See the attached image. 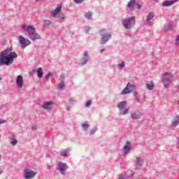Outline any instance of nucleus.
I'll use <instances>...</instances> for the list:
<instances>
[{
	"mask_svg": "<svg viewBox=\"0 0 179 179\" xmlns=\"http://www.w3.org/2000/svg\"><path fill=\"white\" fill-rule=\"evenodd\" d=\"M32 131H37V125H34L31 127Z\"/></svg>",
	"mask_w": 179,
	"mask_h": 179,
	"instance_id": "obj_42",
	"label": "nucleus"
},
{
	"mask_svg": "<svg viewBox=\"0 0 179 179\" xmlns=\"http://www.w3.org/2000/svg\"><path fill=\"white\" fill-rule=\"evenodd\" d=\"M136 8L138 10L142 9V5L141 4H136Z\"/></svg>",
	"mask_w": 179,
	"mask_h": 179,
	"instance_id": "obj_41",
	"label": "nucleus"
},
{
	"mask_svg": "<svg viewBox=\"0 0 179 179\" xmlns=\"http://www.w3.org/2000/svg\"><path fill=\"white\" fill-rule=\"evenodd\" d=\"M85 0H74V2L76 3H82V2H84Z\"/></svg>",
	"mask_w": 179,
	"mask_h": 179,
	"instance_id": "obj_39",
	"label": "nucleus"
},
{
	"mask_svg": "<svg viewBox=\"0 0 179 179\" xmlns=\"http://www.w3.org/2000/svg\"><path fill=\"white\" fill-rule=\"evenodd\" d=\"M54 76V74L52 73H48L47 75L45 76V79L46 81H48L50 78H52Z\"/></svg>",
	"mask_w": 179,
	"mask_h": 179,
	"instance_id": "obj_30",
	"label": "nucleus"
},
{
	"mask_svg": "<svg viewBox=\"0 0 179 179\" xmlns=\"http://www.w3.org/2000/svg\"><path fill=\"white\" fill-rule=\"evenodd\" d=\"M47 169H48V170H50V169H51V166L48 165V166H47Z\"/></svg>",
	"mask_w": 179,
	"mask_h": 179,
	"instance_id": "obj_46",
	"label": "nucleus"
},
{
	"mask_svg": "<svg viewBox=\"0 0 179 179\" xmlns=\"http://www.w3.org/2000/svg\"><path fill=\"white\" fill-rule=\"evenodd\" d=\"M70 108H67V110L69 111Z\"/></svg>",
	"mask_w": 179,
	"mask_h": 179,
	"instance_id": "obj_47",
	"label": "nucleus"
},
{
	"mask_svg": "<svg viewBox=\"0 0 179 179\" xmlns=\"http://www.w3.org/2000/svg\"><path fill=\"white\" fill-rule=\"evenodd\" d=\"M131 118H132V120H141V118H142V113L139 111L131 113Z\"/></svg>",
	"mask_w": 179,
	"mask_h": 179,
	"instance_id": "obj_17",
	"label": "nucleus"
},
{
	"mask_svg": "<svg viewBox=\"0 0 179 179\" xmlns=\"http://www.w3.org/2000/svg\"><path fill=\"white\" fill-rule=\"evenodd\" d=\"M14 58H17V54L12 52V48L6 49L0 55V65H12Z\"/></svg>",
	"mask_w": 179,
	"mask_h": 179,
	"instance_id": "obj_1",
	"label": "nucleus"
},
{
	"mask_svg": "<svg viewBox=\"0 0 179 179\" xmlns=\"http://www.w3.org/2000/svg\"><path fill=\"white\" fill-rule=\"evenodd\" d=\"M92 16H93V14L90 12L86 13L85 14V17H86V19H87L88 20H92Z\"/></svg>",
	"mask_w": 179,
	"mask_h": 179,
	"instance_id": "obj_29",
	"label": "nucleus"
},
{
	"mask_svg": "<svg viewBox=\"0 0 179 179\" xmlns=\"http://www.w3.org/2000/svg\"><path fill=\"white\" fill-rule=\"evenodd\" d=\"M62 9V6L61 5L57 6V7L54 10L50 12V15L52 17H57V15H59Z\"/></svg>",
	"mask_w": 179,
	"mask_h": 179,
	"instance_id": "obj_12",
	"label": "nucleus"
},
{
	"mask_svg": "<svg viewBox=\"0 0 179 179\" xmlns=\"http://www.w3.org/2000/svg\"><path fill=\"white\" fill-rule=\"evenodd\" d=\"M60 80L61 82H65V76L64 75L60 76Z\"/></svg>",
	"mask_w": 179,
	"mask_h": 179,
	"instance_id": "obj_40",
	"label": "nucleus"
},
{
	"mask_svg": "<svg viewBox=\"0 0 179 179\" xmlns=\"http://www.w3.org/2000/svg\"><path fill=\"white\" fill-rule=\"evenodd\" d=\"M52 104H54L52 101H46L43 104L42 108H43L44 110H48L50 107L52 106Z\"/></svg>",
	"mask_w": 179,
	"mask_h": 179,
	"instance_id": "obj_21",
	"label": "nucleus"
},
{
	"mask_svg": "<svg viewBox=\"0 0 179 179\" xmlns=\"http://www.w3.org/2000/svg\"><path fill=\"white\" fill-rule=\"evenodd\" d=\"M155 17V13H150L146 19V22L149 23Z\"/></svg>",
	"mask_w": 179,
	"mask_h": 179,
	"instance_id": "obj_23",
	"label": "nucleus"
},
{
	"mask_svg": "<svg viewBox=\"0 0 179 179\" xmlns=\"http://www.w3.org/2000/svg\"><path fill=\"white\" fill-rule=\"evenodd\" d=\"M178 104H179V101H178Z\"/></svg>",
	"mask_w": 179,
	"mask_h": 179,
	"instance_id": "obj_50",
	"label": "nucleus"
},
{
	"mask_svg": "<svg viewBox=\"0 0 179 179\" xmlns=\"http://www.w3.org/2000/svg\"><path fill=\"white\" fill-rule=\"evenodd\" d=\"M43 75H44V72H43V68L39 67L37 69V76L38 78H43Z\"/></svg>",
	"mask_w": 179,
	"mask_h": 179,
	"instance_id": "obj_24",
	"label": "nucleus"
},
{
	"mask_svg": "<svg viewBox=\"0 0 179 179\" xmlns=\"http://www.w3.org/2000/svg\"><path fill=\"white\" fill-rule=\"evenodd\" d=\"M87 61H89V55H87V51H85L81 59V65H85L87 64Z\"/></svg>",
	"mask_w": 179,
	"mask_h": 179,
	"instance_id": "obj_16",
	"label": "nucleus"
},
{
	"mask_svg": "<svg viewBox=\"0 0 179 179\" xmlns=\"http://www.w3.org/2000/svg\"><path fill=\"white\" fill-rule=\"evenodd\" d=\"M43 24L44 29H50V27L52 26V23H51V21L48 20H43Z\"/></svg>",
	"mask_w": 179,
	"mask_h": 179,
	"instance_id": "obj_20",
	"label": "nucleus"
},
{
	"mask_svg": "<svg viewBox=\"0 0 179 179\" xmlns=\"http://www.w3.org/2000/svg\"><path fill=\"white\" fill-rule=\"evenodd\" d=\"M135 16L122 20V24L127 30L132 29V26H135Z\"/></svg>",
	"mask_w": 179,
	"mask_h": 179,
	"instance_id": "obj_3",
	"label": "nucleus"
},
{
	"mask_svg": "<svg viewBox=\"0 0 179 179\" xmlns=\"http://www.w3.org/2000/svg\"><path fill=\"white\" fill-rule=\"evenodd\" d=\"M81 127L84 131H87V129H89V127H90V124H87V122H85L81 124Z\"/></svg>",
	"mask_w": 179,
	"mask_h": 179,
	"instance_id": "obj_26",
	"label": "nucleus"
},
{
	"mask_svg": "<svg viewBox=\"0 0 179 179\" xmlns=\"http://www.w3.org/2000/svg\"><path fill=\"white\" fill-rule=\"evenodd\" d=\"M134 163L135 167H142L143 166V159L141 157H136L134 159Z\"/></svg>",
	"mask_w": 179,
	"mask_h": 179,
	"instance_id": "obj_13",
	"label": "nucleus"
},
{
	"mask_svg": "<svg viewBox=\"0 0 179 179\" xmlns=\"http://www.w3.org/2000/svg\"><path fill=\"white\" fill-rule=\"evenodd\" d=\"M145 86L147 89H148V90H153V88L155 87V86L153 85V82L152 81L147 82Z\"/></svg>",
	"mask_w": 179,
	"mask_h": 179,
	"instance_id": "obj_22",
	"label": "nucleus"
},
{
	"mask_svg": "<svg viewBox=\"0 0 179 179\" xmlns=\"http://www.w3.org/2000/svg\"><path fill=\"white\" fill-rule=\"evenodd\" d=\"M18 41L21 44V48L24 49L27 47V45H30V40L25 38L22 35H20L18 38Z\"/></svg>",
	"mask_w": 179,
	"mask_h": 179,
	"instance_id": "obj_7",
	"label": "nucleus"
},
{
	"mask_svg": "<svg viewBox=\"0 0 179 179\" xmlns=\"http://www.w3.org/2000/svg\"><path fill=\"white\" fill-rule=\"evenodd\" d=\"M130 150H131V143L129 141H126V145L123 148L124 155H127V153H129Z\"/></svg>",
	"mask_w": 179,
	"mask_h": 179,
	"instance_id": "obj_14",
	"label": "nucleus"
},
{
	"mask_svg": "<svg viewBox=\"0 0 179 179\" xmlns=\"http://www.w3.org/2000/svg\"><path fill=\"white\" fill-rule=\"evenodd\" d=\"M90 106H92V101H88L85 104V107H90Z\"/></svg>",
	"mask_w": 179,
	"mask_h": 179,
	"instance_id": "obj_36",
	"label": "nucleus"
},
{
	"mask_svg": "<svg viewBox=\"0 0 179 179\" xmlns=\"http://www.w3.org/2000/svg\"><path fill=\"white\" fill-rule=\"evenodd\" d=\"M173 30V22H169L167 26H165L163 29V31L167 33L168 31H171Z\"/></svg>",
	"mask_w": 179,
	"mask_h": 179,
	"instance_id": "obj_19",
	"label": "nucleus"
},
{
	"mask_svg": "<svg viewBox=\"0 0 179 179\" xmlns=\"http://www.w3.org/2000/svg\"><path fill=\"white\" fill-rule=\"evenodd\" d=\"M63 89H65V82H60V83L58 84V90H63Z\"/></svg>",
	"mask_w": 179,
	"mask_h": 179,
	"instance_id": "obj_28",
	"label": "nucleus"
},
{
	"mask_svg": "<svg viewBox=\"0 0 179 179\" xmlns=\"http://www.w3.org/2000/svg\"><path fill=\"white\" fill-rule=\"evenodd\" d=\"M99 34L101 36V44L104 45L110 38H111V33L106 32V29H101L99 31Z\"/></svg>",
	"mask_w": 179,
	"mask_h": 179,
	"instance_id": "obj_4",
	"label": "nucleus"
},
{
	"mask_svg": "<svg viewBox=\"0 0 179 179\" xmlns=\"http://www.w3.org/2000/svg\"><path fill=\"white\" fill-rule=\"evenodd\" d=\"M178 0H166L164 1L162 5L164 6V8H166L167 6H171V5H174L176 2H177Z\"/></svg>",
	"mask_w": 179,
	"mask_h": 179,
	"instance_id": "obj_15",
	"label": "nucleus"
},
{
	"mask_svg": "<svg viewBox=\"0 0 179 179\" xmlns=\"http://www.w3.org/2000/svg\"><path fill=\"white\" fill-rule=\"evenodd\" d=\"M133 94H134V97H136V96H138V92L134 91V92H133Z\"/></svg>",
	"mask_w": 179,
	"mask_h": 179,
	"instance_id": "obj_43",
	"label": "nucleus"
},
{
	"mask_svg": "<svg viewBox=\"0 0 179 179\" xmlns=\"http://www.w3.org/2000/svg\"><path fill=\"white\" fill-rule=\"evenodd\" d=\"M96 131H97V127H94V129L90 130V134L93 135V134H94L96 132Z\"/></svg>",
	"mask_w": 179,
	"mask_h": 179,
	"instance_id": "obj_34",
	"label": "nucleus"
},
{
	"mask_svg": "<svg viewBox=\"0 0 179 179\" xmlns=\"http://www.w3.org/2000/svg\"><path fill=\"white\" fill-rule=\"evenodd\" d=\"M10 143L11 145H13V146L17 145V140L16 138H14V139H10Z\"/></svg>",
	"mask_w": 179,
	"mask_h": 179,
	"instance_id": "obj_31",
	"label": "nucleus"
},
{
	"mask_svg": "<svg viewBox=\"0 0 179 179\" xmlns=\"http://www.w3.org/2000/svg\"><path fill=\"white\" fill-rule=\"evenodd\" d=\"M61 156L66 157L69 155V148H67L64 150L61 151L60 152Z\"/></svg>",
	"mask_w": 179,
	"mask_h": 179,
	"instance_id": "obj_27",
	"label": "nucleus"
},
{
	"mask_svg": "<svg viewBox=\"0 0 179 179\" xmlns=\"http://www.w3.org/2000/svg\"><path fill=\"white\" fill-rule=\"evenodd\" d=\"M134 90H135V85L131 84V83H128L121 94H129V93H131Z\"/></svg>",
	"mask_w": 179,
	"mask_h": 179,
	"instance_id": "obj_8",
	"label": "nucleus"
},
{
	"mask_svg": "<svg viewBox=\"0 0 179 179\" xmlns=\"http://www.w3.org/2000/svg\"><path fill=\"white\" fill-rule=\"evenodd\" d=\"M69 101V104H73V103H75V99L70 98Z\"/></svg>",
	"mask_w": 179,
	"mask_h": 179,
	"instance_id": "obj_35",
	"label": "nucleus"
},
{
	"mask_svg": "<svg viewBox=\"0 0 179 179\" xmlns=\"http://www.w3.org/2000/svg\"><path fill=\"white\" fill-rule=\"evenodd\" d=\"M23 29L28 33V37L31 41H36V40H41V36L37 34L36 28L31 25H29L27 27H23Z\"/></svg>",
	"mask_w": 179,
	"mask_h": 179,
	"instance_id": "obj_2",
	"label": "nucleus"
},
{
	"mask_svg": "<svg viewBox=\"0 0 179 179\" xmlns=\"http://www.w3.org/2000/svg\"><path fill=\"white\" fill-rule=\"evenodd\" d=\"M36 174H37V173L34 172V171L26 169L24 171V177L25 179H31V178H34V177L36 176Z\"/></svg>",
	"mask_w": 179,
	"mask_h": 179,
	"instance_id": "obj_10",
	"label": "nucleus"
},
{
	"mask_svg": "<svg viewBox=\"0 0 179 179\" xmlns=\"http://www.w3.org/2000/svg\"><path fill=\"white\" fill-rule=\"evenodd\" d=\"M175 43L176 45H179V35L176 36V38L175 40Z\"/></svg>",
	"mask_w": 179,
	"mask_h": 179,
	"instance_id": "obj_37",
	"label": "nucleus"
},
{
	"mask_svg": "<svg viewBox=\"0 0 179 179\" xmlns=\"http://www.w3.org/2000/svg\"><path fill=\"white\" fill-rule=\"evenodd\" d=\"M5 122H6V121H5L2 119H0V125H1V124H5Z\"/></svg>",
	"mask_w": 179,
	"mask_h": 179,
	"instance_id": "obj_44",
	"label": "nucleus"
},
{
	"mask_svg": "<svg viewBox=\"0 0 179 179\" xmlns=\"http://www.w3.org/2000/svg\"><path fill=\"white\" fill-rule=\"evenodd\" d=\"M15 82L17 87L22 89L24 86L23 76H17Z\"/></svg>",
	"mask_w": 179,
	"mask_h": 179,
	"instance_id": "obj_11",
	"label": "nucleus"
},
{
	"mask_svg": "<svg viewBox=\"0 0 179 179\" xmlns=\"http://www.w3.org/2000/svg\"><path fill=\"white\" fill-rule=\"evenodd\" d=\"M59 17H60V19L58 20V22H64V19H65V15L64 14H61Z\"/></svg>",
	"mask_w": 179,
	"mask_h": 179,
	"instance_id": "obj_33",
	"label": "nucleus"
},
{
	"mask_svg": "<svg viewBox=\"0 0 179 179\" xmlns=\"http://www.w3.org/2000/svg\"><path fill=\"white\" fill-rule=\"evenodd\" d=\"M179 124V115L175 116L174 119L171 122V127L172 128H176V127H178Z\"/></svg>",
	"mask_w": 179,
	"mask_h": 179,
	"instance_id": "obj_18",
	"label": "nucleus"
},
{
	"mask_svg": "<svg viewBox=\"0 0 179 179\" xmlns=\"http://www.w3.org/2000/svg\"><path fill=\"white\" fill-rule=\"evenodd\" d=\"M104 51H106V49H101V50H100V52L101 53V52H104Z\"/></svg>",
	"mask_w": 179,
	"mask_h": 179,
	"instance_id": "obj_45",
	"label": "nucleus"
},
{
	"mask_svg": "<svg viewBox=\"0 0 179 179\" xmlns=\"http://www.w3.org/2000/svg\"><path fill=\"white\" fill-rule=\"evenodd\" d=\"M10 139H16V136H15V134L13 133L10 134Z\"/></svg>",
	"mask_w": 179,
	"mask_h": 179,
	"instance_id": "obj_38",
	"label": "nucleus"
},
{
	"mask_svg": "<svg viewBox=\"0 0 179 179\" xmlns=\"http://www.w3.org/2000/svg\"><path fill=\"white\" fill-rule=\"evenodd\" d=\"M173 74L170 73H165L162 76V83L164 86L165 87H169L170 83L173 82Z\"/></svg>",
	"mask_w": 179,
	"mask_h": 179,
	"instance_id": "obj_5",
	"label": "nucleus"
},
{
	"mask_svg": "<svg viewBox=\"0 0 179 179\" xmlns=\"http://www.w3.org/2000/svg\"><path fill=\"white\" fill-rule=\"evenodd\" d=\"M127 104L128 103L126 101H122L117 103V106L118 110H120V111H121V110H123L122 113H120L121 115H125L126 114H128V113H129V108H125Z\"/></svg>",
	"mask_w": 179,
	"mask_h": 179,
	"instance_id": "obj_6",
	"label": "nucleus"
},
{
	"mask_svg": "<svg viewBox=\"0 0 179 179\" xmlns=\"http://www.w3.org/2000/svg\"><path fill=\"white\" fill-rule=\"evenodd\" d=\"M118 68H120V69H122V68H124V66H125V62L122 61L121 63H120L117 65Z\"/></svg>",
	"mask_w": 179,
	"mask_h": 179,
	"instance_id": "obj_32",
	"label": "nucleus"
},
{
	"mask_svg": "<svg viewBox=\"0 0 179 179\" xmlns=\"http://www.w3.org/2000/svg\"><path fill=\"white\" fill-rule=\"evenodd\" d=\"M0 174H2V171H0Z\"/></svg>",
	"mask_w": 179,
	"mask_h": 179,
	"instance_id": "obj_48",
	"label": "nucleus"
},
{
	"mask_svg": "<svg viewBox=\"0 0 179 179\" xmlns=\"http://www.w3.org/2000/svg\"><path fill=\"white\" fill-rule=\"evenodd\" d=\"M136 4V0H130L127 4L128 8H134Z\"/></svg>",
	"mask_w": 179,
	"mask_h": 179,
	"instance_id": "obj_25",
	"label": "nucleus"
},
{
	"mask_svg": "<svg viewBox=\"0 0 179 179\" xmlns=\"http://www.w3.org/2000/svg\"><path fill=\"white\" fill-rule=\"evenodd\" d=\"M56 170L60 171L61 174H65V171L68 170V165L66 163L59 162Z\"/></svg>",
	"mask_w": 179,
	"mask_h": 179,
	"instance_id": "obj_9",
	"label": "nucleus"
},
{
	"mask_svg": "<svg viewBox=\"0 0 179 179\" xmlns=\"http://www.w3.org/2000/svg\"><path fill=\"white\" fill-rule=\"evenodd\" d=\"M0 160H1V155H0Z\"/></svg>",
	"mask_w": 179,
	"mask_h": 179,
	"instance_id": "obj_51",
	"label": "nucleus"
},
{
	"mask_svg": "<svg viewBox=\"0 0 179 179\" xmlns=\"http://www.w3.org/2000/svg\"><path fill=\"white\" fill-rule=\"evenodd\" d=\"M2 80V78H0V80Z\"/></svg>",
	"mask_w": 179,
	"mask_h": 179,
	"instance_id": "obj_49",
	"label": "nucleus"
}]
</instances>
